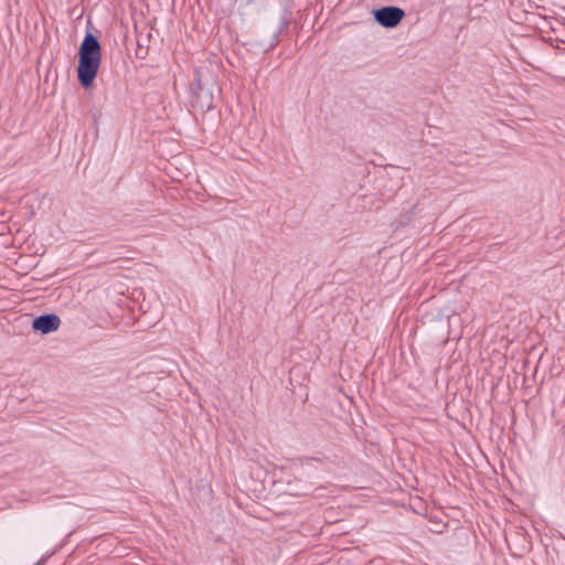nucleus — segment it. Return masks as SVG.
I'll return each instance as SVG.
<instances>
[{
    "instance_id": "1",
    "label": "nucleus",
    "mask_w": 565,
    "mask_h": 565,
    "mask_svg": "<svg viewBox=\"0 0 565 565\" xmlns=\"http://www.w3.org/2000/svg\"><path fill=\"white\" fill-rule=\"evenodd\" d=\"M102 63V45L98 38L90 32H86L78 49L77 79L79 85L89 88L97 74Z\"/></svg>"
},
{
    "instance_id": "2",
    "label": "nucleus",
    "mask_w": 565,
    "mask_h": 565,
    "mask_svg": "<svg viewBox=\"0 0 565 565\" xmlns=\"http://www.w3.org/2000/svg\"><path fill=\"white\" fill-rule=\"evenodd\" d=\"M189 90L190 105L204 114L214 107L215 93L220 92V87L207 67H196Z\"/></svg>"
},
{
    "instance_id": "3",
    "label": "nucleus",
    "mask_w": 565,
    "mask_h": 565,
    "mask_svg": "<svg viewBox=\"0 0 565 565\" xmlns=\"http://www.w3.org/2000/svg\"><path fill=\"white\" fill-rule=\"evenodd\" d=\"M374 20L385 29L396 28L405 17V11L395 6H385L372 11Z\"/></svg>"
},
{
    "instance_id": "4",
    "label": "nucleus",
    "mask_w": 565,
    "mask_h": 565,
    "mask_svg": "<svg viewBox=\"0 0 565 565\" xmlns=\"http://www.w3.org/2000/svg\"><path fill=\"white\" fill-rule=\"evenodd\" d=\"M61 326V319L55 313H44L35 317L32 321V329L41 334H49L56 331Z\"/></svg>"
},
{
    "instance_id": "5",
    "label": "nucleus",
    "mask_w": 565,
    "mask_h": 565,
    "mask_svg": "<svg viewBox=\"0 0 565 565\" xmlns=\"http://www.w3.org/2000/svg\"><path fill=\"white\" fill-rule=\"evenodd\" d=\"M148 53V46L145 45L140 39H138V49L136 51V56L139 58H145Z\"/></svg>"
},
{
    "instance_id": "6",
    "label": "nucleus",
    "mask_w": 565,
    "mask_h": 565,
    "mask_svg": "<svg viewBox=\"0 0 565 565\" xmlns=\"http://www.w3.org/2000/svg\"><path fill=\"white\" fill-rule=\"evenodd\" d=\"M94 121L97 122V114L93 115Z\"/></svg>"
}]
</instances>
